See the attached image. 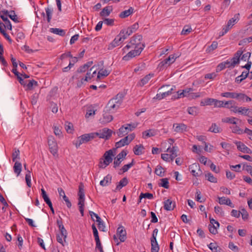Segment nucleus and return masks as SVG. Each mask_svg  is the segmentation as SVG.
<instances>
[{"label": "nucleus", "instance_id": "1", "mask_svg": "<svg viewBox=\"0 0 252 252\" xmlns=\"http://www.w3.org/2000/svg\"><path fill=\"white\" fill-rule=\"evenodd\" d=\"M124 97V95L123 93L118 94L115 97L109 101L106 106V110L115 112L122 104Z\"/></svg>", "mask_w": 252, "mask_h": 252}, {"label": "nucleus", "instance_id": "2", "mask_svg": "<svg viewBox=\"0 0 252 252\" xmlns=\"http://www.w3.org/2000/svg\"><path fill=\"white\" fill-rule=\"evenodd\" d=\"M142 39L141 35H135L131 37L129 44L126 45L123 49L124 52L128 50L130 48H134L135 49L138 48L140 47L143 44H141V41Z\"/></svg>", "mask_w": 252, "mask_h": 252}, {"label": "nucleus", "instance_id": "3", "mask_svg": "<svg viewBox=\"0 0 252 252\" xmlns=\"http://www.w3.org/2000/svg\"><path fill=\"white\" fill-rule=\"evenodd\" d=\"M78 203L79 209L82 216H84V206L85 202V193L84 191V185L81 183L79 186Z\"/></svg>", "mask_w": 252, "mask_h": 252}, {"label": "nucleus", "instance_id": "4", "mask_svg": "<svg viewBox=\"0 0 252 252\" xmlns=\"http://www.w3.org/2000/svg\"><path fill=\"white\" fill-rule=\"evenodd\" d=\"M113 150V149L109 150L104 153L103 155L104 159L103 161H100L99 163L100 168H105L112 162L113 157H114Z\"/></svg>", "mask_w": 252, "mask_h": 252}, {"label": "nucleus", "instance_id": "5", "mask_svg": "<svg viewBox=\"0 0 252 252\" xmlns=\"http://www.w3.org/2000/svg\"><path fill=\"white\" fill-rule=\"evenodd\" d=\"M144 47L145 45L144 44H142L139 48L136 49L134 48V50L130 51L126 55L124 56L123 58V60L124 61H127L131 59V58L136 56L139 55L141 52L142 51L143 49H144Z\"/></svg>", "mask_w": 252, "mask_h": 252}, {"label": "nucleus", "instance_id": "6", "mask_svg": "<svg viewBox=\"0 0 252 252\" xmlns=\"http://www.w3.org/2000/svg\"><path fill=\"white\" fill-rule=\"evenodd\" d=\"M91 140H92V138L90 133L84 134L78 137L77 140L74 142L73 144L75 145L76 148H78L81 144L86 143Z\"/></svg>", "mask_w": 252, "mask_h": 252}, {"label": "nucleus", "instance_id": "7", "mask_svg": "<svg viewBox=\"0 0 252 252\" xmlns=\"http://www.w3.org/2000/svg\"><path fill=\"white\" fill-rule=\"evenodd\" d=\"M48 143L50 152L55 156L57 154L58 145L52 136L48 137Z\"/></svg>", "mask_w": 252, "mask_h": 252}, {"label": "nucleus", "instance_id": "8", "mask_svg": "<svg viewBox=\"0 0 252 252\" xmlns=\"http://www.w3.org/2000/svg\"><path fill=\"white\" fill-rule=\"evenodd\" d=\"M112 113L111 111H107L105 108L103 111L102 117L99 119V122L102 124H106L111 122L113 119V116L110 114Z\"/></svg>", "mask_w": 252, "mask_h": 252}, {"label": "nucleus", "instance_id": "9", "mask_svg": "<svg viewBox=\"0 0 252 252\" xmlns=\"http://www.w3.org/2000/svg\"><path fill=\"white\" fill-rule=\"evenodd\" d=\"M173 129L177 133H183L188 130V126L184 123H175L173 125Z\"/></svg>", "mask_w": 252, "mask_h": 252}, {"label": "nucleus", "instance_id": "10", "mask_svg": "<svg viewBox=\"0 0 252 252\" xmlns=\"http://www.w3.org/2000/svg\"><path fill=\"white\" fill-rule=\"evenodd\" d=\"M234 143L237 146L238 150L244 153L252 154V150L246 146L243 142L241 141H236Z\"/></svg>", "mask_w": 252, "mask_h": 252}, {"label": "nucleus", "instance_id": "11", "mask_svg": "<svg viewBox=\"0 0 252 252\" xmlns=\"http://www.w3.org/2000/svg\"><path fill=\"white\" fill-rule=\"evenodd\" d=\"M175 61V58L173 55H170L167 58L161 62L159 65L160 67H165L173 63Z\"/></svg>", "mask_w": 252, "mask_h": 252}, {"label": "nucleus", "instance_id": "12", "mask_svg": "<svg viewBox=\"0 0 252 252\" xmlns=\"http://www.w3.org/2000/svg\"><path fill=\"white\" fill-rule=\"evenodd\" d=\"M124 40L125 38H122V37H119L118 35L108 45V49L109 50H112L114 48L120 45Z\"/></svg>", "mask_w": 252, "mask_h": 252}, {"label": "nucleus", "instance_id": "13", "mask_svg": "<svg viewBox=\"0 0 252 252\" xmlns=\"http://www.w3.org/2000/svg\"><path fill=\"white\" fill-rule=\"evenodd\" d=\"M189 170L192 175L195 177L198 176L202 172L198 163H194L190 165L189 166Z\"/></svg>", "mask_w": 252, "mask_h": 252}, {"label": "nucleus", "instance_id": "14", "mask_svg": "<svg viewBox=\"0 0 252 252\" xmlns=\"http://www.w3.org/2000/svg\"><path fill=\"white\" fill-rule=\"evenodd\" d=\"M117 235L119 237L121 242H123L126 239V231L122 226L119 227L117 230Z\"/></svg>", "mask_w": 252, "mask_h": 252}, {"label": "nucleus", "instance_id": "15", "mask_svg": "<svg viewBox=\"0 0 252 252\" xmlns=\"http://www.w3.org/2000/svg\"><path fill=\"white\" fill-rule=\"evenodd\" d=\"M101 138L107 140L111 136L112 131L107 128H104L100 130Z\"/></svg>", "mask_w": 252, "mask_h": 252}, {"label": "nucleus", "instance_id": "16", "mask_svg": "<svg viewBox=\"0 0 252 252\" xmlns=\"http://www.w3.org/2000/svg\"><path fill=\"white\" fill-rule=\"evenodd\" d=\"M235 98L238 101L242 102H250L252 101V98L251 97L243 93H236Z\"/></svg>", "mask_w": 252, "mask_h": 252}, {"label": "nucleus", "instance_id": "17", "mask_svg": "<svg viewBox=\"0 0 252 252\" xmlns=\"http://www.w3.org/2000/svg\"><path fill=\"white\" fill-rule=\"evenodd\" d=\"M129 144V141H128V137H125V138L121 139L119 141L117 142L115 144V148H113V150L115 151L116 149L121 148L125 145H127Z\"/></svg>", "mask_w": 252, "mask_h": 252}, {"label": "nucleus", "instance_id": "18", "mask_svg": "<svg viewBox=\"0 0 252 252\" xmlns=\"http://www.w3.org/2000/svg\"><path fill=\"white\" fill-rule=\"evenodd\" d=\"M130 131L128 128V127L126 124H125V125L122 126L119 129V131L117 132V134L119 137H122L127 134Z\"/></svg>", "mask_w": 252, "mask_h": 252}, {"label": "nucleus", "instance_id": "19", "mask_svg": "<svg viewBox=\"0 0 252 252\" xmlns=\"http://www.w3.org/2000/svg\"><path fill=\"white\" fill-rule=\"evenodd\" d=\"M178 151V148L177 146H173L171 148L170 147L168 148L167 152L170 153V158L172 161L173 159L177 157V152Z\"/></svg>", "mask_w": 252, "mask_h": 252}, {"label": "nucleus", "instance_id": "20", "mask_svg": "<svg viewBox=\"0 0 252 252\" xmlns=\"http://www.w3.org/2000/svg\"><path fill=\"white\" fill-rule=\"evenodd\" d=\"M175 206V202L168 199L164 202V209L167 211H171L174 209Z\"/></svg>", "mask_w": 252, "mask_h": 252}, {"label": "nucleus", "instance_id": "21", "mask_svg": "<svg viewBox=\"0 0 252 252\" xmlns=\"http://www.w3.org/2000/svg\"><path fill=\"white\" fill-rule=\"evenodd\" d=\"M243 53L241 50L237 51L234 54V57L231 59V61L235 66L239 63L240 57Z\"/></svg>", "mask_w": 252, "mask_h": 252}, {"label": "nucleus", "instance_id": "22", "mask_svg": "<svg viewBox=\"0 0 252 252\" xmlns=\"http://www.w3.org/2000/svg\"><path fill=\"white\" fill-rule=\"evenodd\" d=\"M128 184V180L126 177L123 178L117 184L116 189L113 190L114 192H117L120 190L123 187L126 186Z\"/></svg>", "mask_w": 252, "mask_h": 252}, {"label": "nucleus", "instance_id": "23", "mask_svg": "<svg viewBox=\"0 0 252 252\" xmlns=\"http://www.w3.org/2000/svg\"><path fill=\"white\" fill-rule=\"evenodd\" d=\"M112 10V6H106L100 12V16L101 17H107L110 14Z\"/></svg>", "mask_w": 252, "mask_h": 252}, {"label": "nucleus", "instance_id": "24", "mask_svg": "<svg viewBox=\"0 0 252 252\" xmlns=\"http://www.w3.org/2000/svg\"><path fill=\"white\" fill-rule=\"evenodd\" d=\"M208 131L214 133H220L222 129L219 127L216 123H213L208 129Z\"/></svg>", "mask_w": 252, "mask_h": 252}, {"label": "nucleus", "instance_id": "25", "mask_svg": "<svg viewBox=\"0 0 252 252\" xmlns=\"http://www.w3.org/2000/svg\"><path fill=\"white\" fill-rule=\"evenodd\" d=\"M0 18L4 22V24L0 23V24H2L5 28H6L7 29L9 30H12V25L11 24L10 21L8 20L6 16H4L3 15L0 16Z\"/></svg>", "mask_w": 252, "mask_h": 252}, {"label": "nucleus", "instance_id": "26", "mask_svg": "<svg viewBox=\"0 0 252 252\" xmlns=\"http://www.w3.org/2000/svg\"><path fill=\"white\" fill-rule=\"evenodd\" d=\"M144 148L141 144L136 145L133 149V152L135 155L139 156L143 154V150Z\"/></svg>", "mask_w": 252, "mask_h": 252}, {"label": "nucleus", "instance_id": "27", "mask_svg": "<svg viewBox=\"0 0 252 252\" xmlns=\"http://www.w3.org/2000/svg\"><path fill=\"white\" fill-rule=\"evenodd\" d=\"M133 11L134 9L132 7H130L128 10H126L122 12L119 14V17L121 18H125L127 17L128 16L133 13Z\"/></svg>", "mask_w": 252, "mask_h": 252}, {"label": "nucleus", "instance_id": "28", "mask_svg": "<svg viewBox=\"0 0 252 252\" xmlns=\"http://www.w3.org/2000/svg\"><path fill=\"white\" fill-rule=\"evenodd\" d=\"M111 180L112 176L108 174L104 178L103 180H101L100 182V185L103 187L108 186L109 184L111 183Z\"/></svg>", "mask_w": 252, "mask_h": 252}, {"label": "nucleus", "instance_id": "29", "mask_svg": "<svg viewBox=\"0 0 252 252\" xmlns=\"http://www.w3.org/2000/svg\"><path fill=\"white\" fill-rule=\"evenodd\" d=\"M214 98H207L201 100V101H200V105L202 106H204L206 105H211L212 104H214Z\"/></svg>", "mask_w": 252, "mask_h": 252}, {"label": "nucleus", "instance_id": "30", "mask_svg": "<svg viewBox=\"0 0 252 252\" xmlns=\"http://www.w3.org/2000/svg\"><path fill=\"white\" fill-rule=\"evenodd\" d=\"M248 75L249 71H243L241 75L238 76L235 78V82L237 83H240L248 77Z\"/></svg>", "mask_w": 252, "mask_h": 252}, {"label": "nucleus", "instance_id": "31", "mask_svg": "<svg viewBox=\"0 0 252 252\" xmlns=\"http://www.w3.org/2000/svg\"><path fill=\"white\" fill-rule=\"evenodd\" d=\"M50 31L54 34L62 36H64L65 34V32L63 30L58 28H51Z\"/></svg>", "mask_w": 252, "mask_h": 252}, {"label": "nucleus", "instance_id": "32", "mask_svg": "<svg viewBox=\"0 0 252 252\" xmlns=\"http://www.w3.org/2000/svg\"><path fill=\"white\" fill-rule=\"evenodd\" d=\"M236 120H238V119L235 117H226L221 119V121L223 123H229L234 125H236L237 124Z\"/></svg>", "mask_w": 252, "mask_h": 252}, {"label": "nucleus", "instance_id": "33", "mask_svg": "<svg viewBox=\"0 0 252 252\" xmlns=\"http://www.w3.org/2000/svg\"><path fill=\"white\" fill-rule=\"evenodd\" d=\"M153 76V74H148L146 75L144 78L141 79L140 82L139 83V85L140 87L143 86L144 85L147 84L150 79L151 78L152 76Z\"/></svg>", "mask_w": 252, "mask_h": 252}, {"label": "nucleus", "instance_id": "34", "mask_svg": "<svg viewBox=\"0 0 252 252\" xmlns=\"http://www.w3.org/2000/svg\"><path fill=\"white\" fill-rule=\"evenodd\" d=\"M159 187L168 189L169 188L168 179L167 178H162L160 179V183H158Z\"/></svg>", "mask_w": 252, "mask_h": 252}, {"label": "nucleus", "instance_id": "35", "mask_svg": "<svg viewBox=\"0 0 252 252\" xmlns=\"http://www.w3.org/2000/svg\"><path fill=\"white\" fill-rule=\"evenodd\" d=\"M13 169L14 172L17 174V176H18L20 174L22 170L21 163L19 162L16 161L14 164Z\"/></svg>", "mask_w": 252, "mask_h": 252}, {"label": "nucleus", "instance_id": "36", "mask_svg": "<svg viewBox=\"0 0 252 252\" xmlns=\"http://www.w3.org/2000/svg\"><path fill=\"white\" fill-rule=\"evenodd\" d=\"M110 73V71L106 69H100L97 74V79H100L102 77H106Z\"/></svg>", "mask_w": 252, "mask_h": 252}, {"label": "nucleus", "instance_id": "37", "mask_svg": "<svg viewBox=\"0 0 252 252\" xmlns=\"http://www.w3.org/2000/svg\"><path fill=\"white\" fill-rule=\"evenodd\" d=\"M154 198L153 194L151 193H141L139 195V202H141L142 198H148L149 199H152Z\"/></svg>", "mask_w": 252, "mask_h": 252}, {"label": "nucleus", "instance_id": "38", "mask_svg": "<svg viewBox=\"0 0 252 252\" xmlns=\"http://www.w3.org/2000/svg\"><path fill=\"white\" fill-rule=\"evenodd\" d=\"M45 11L47 17V20L48 23H50L52 18V15L53 12V9L49 7L45 8Z\"/></svg>", "mask_w": 252, "mask_h": 252}, {"label": "nucleus", "instance_id": "39", "mask_svg": "<svg viewBox=\"0 0 252 252\" xmlns=\"http://www.w3.org/2000/svg\"><path fill=\"white\" fill-rule=\"evenodd\" d=\"M164 169L160 165H158L155 169V173L158 176L163 177L164 176Z\"/></svg>", "mask_w": 252, "mask_h": 252}, {"label": "nucleus", "instance_id": "40", "mask_svg": "<svg viewBox=\"0 0 252 252\" xmlns=\"http://www.w3.org/2000/svg\"><path fill=\"white\" fill-rule=\"evenodd\" d=\"M188 112L190 115L196 116L198 114V109L195 106L189 107Z\"/></svg>", "mask_w": 252, "mask_h": 252}, {"label": "nucleus", "instance_id": "41", "mask_svg": "<svg viewBox=\"0 0 252 252\" xmlns=\"http://www.w3.org/2000/svg\"><path fill=\"white\" fill-rule=\"evenodd\" d=\"M239 13H237L234 15V17L231 18L228 22L233 26L239 20Z\"/></svg>", "mask_w": 252, "mask_h": 252}, {"label": "nucleus", "instance_id": "42", "mask_svg": "<svg viewBox=\"0 0 252 252\" xmlns=\"http://www.w3.org/2000/svg\"><path fill=\"white\" fill-rule=\"evenodd\" d=\"M208 246L213 252H218L220 250L216 243H211Z\"/></svg>", "mask_w": 252, "mask_h": 252}, {"label": "nucleus", "instance_id": "43", "mask_svg": "<svg viewBox=\"0 0 252 252\" xmlns=\"http://www.w3.org/2000/svg\"><path fill=\"white\" fill-rule=\"evenodd\" d=\"M205 177L207 178V180L210 182L214 183H216L217 182V179L210 172L206 174Z\"/></svg>", "mask_w": 252, "mask_h": 252}, {"label": "nucleus", "instance_id": "44", "mask_svg": "<svg viewBox=\"0 0 252 252\" xmlns=\"http://www.w3.org/2000/svg\"><path fill=\"white\" fill-rule=\"evenodd\" d=\"M155 133L153 131H152L151 129H149L144 131L142 132V137L144 138H146L147 137L153 136L155 135Z\"/></svg>", "mask_w": 252, "mask_h": 252}, {"label": "nucleus", "instance_id": "45", "mask_svg": "<svg viewBox=\"0 0 252 252\" xmlns=\"http://www.w3.org/2000/svg\"><path fill=\"white\" fill-rule=\"evenodd\" d=\"M236 93L225 92L221 94V96L226 98H235Z\"/></svg>", "mask_w": 252, "mask_h": 252}, {"label": "nucleus", "instance_id": "46", "mask_svg": "<svg viewBox=\"0 0 252 252\" xmlns=\"http://www.w3.org/2000/svg\"><path fill=\"white\" fill-rule=\"evenodd\" d=\"M230 128L232 129V132L234 133H236L237 134H241L243 133V129H241L237 126H230Z\"/></svg>", "mask_w": 252, "mask_h": 252}, {"label": "nucleus", "instance_id": "47", "mask_svg": "<svg viewBox=\"0 0 252 252\" xmlns=\"http://www.w3.org/2000/svg\"><path fill=\"white\" fill-rule=\"evenodd\" d=\"M37 82L33 79L30 80L29 82L26 85L27 89L29 90H32L33 86H37Z\"/></svg>", "mask_w": 252, "mask_h": 252}, {"label": "nucleus", "instance_id": "48", "mask_svg": "<svg viewBox=\"0 0 252 252\" xmlns=\"http://www.w3.org/2000/svg\"><path fill=\"white\" fill-rule=\"evenodd\" d=\"M134 161L133 159L130 163L124 165L121 170H122L123 173H125L128 170L134 165Z\"/></svg>", "mask_w": 252, "mask_h": 252}, {"label": "nucleus", "instance_id": "49", "mask_svg": "<svg viewBox=\"0 0 252 252\" xmlns=\"http://www.w3.org/2000/svg\"><path fill=\"white\" fill-rule=\"evenodd\" d=\"M64 126L67 132L69 133H72L73 131V125L72 123L68 122H65Z\"/></svg>", "mask_w": 252, "mask_h": 252}, {"label": "nucleus", "instance_id": "50", "mask_svg": "<svg viewBox=\"0 0 252 252\" xmlns=\"http://www.w3.org/2000/svg\"><path fill=\"white\" fill-rule=\"evenodd\" d=\"M151 244V252H158L159 247L158 242H153Z\"/></svg>", "mask_w": 252, "mask_h": 252}, {"label": "nucleus", "instance_id": "51", "mask_svg": "<svg viewBox=\"0 0 252 252\" xmlns=\"http://www.w3.org/2000/svg\"><path fill=\"white\" fill-rule=\"evenodd\" d=\"M192 31V29L189 26H185L181 32V34L187 35Z\"/></svg>", "mask_w": 252, "mask_h": 252}, {"label": "nucleus", "instance_id": "52", "mask_svg": "<svg viewBox=\"0 0 252 252\" xmlns=\"http://www.w3.org/2000/svg\"><path fill=\"white\" fill-rule=\"evenodd\" d=\"M217 225H212V224H209L208 228L210 233L213 234H216L218 233L217 231Z\"/></svg>", "mask_w": 252, "mask_h": 252}, {"label": "nucleus", "instance_id": "53", "mask_svg": "<svg viewBox=\"0 0 252 252\" xmlns=\"http://www.w3.org/2000/svg\"><path fill=\"white\" fill-rule=\"evenodd\" d=\"M20 151L16 148L14 149V152L12 153V160L15 161L17 158L19 159Z\"/></svg>", "mask_w": 252, "mask_h": 252}, {"label": "nucleus", "instance_id": "54", "mask_svg": "<svg viewBox=\"0 0 252 252\" xmlns=\"http://www.w3.org/2000/svg\"><path fill=\"white\" fill-rule=\"evenodd\" d=\"M31 178V172L28 170V173L26 174L25 179L27 185L29 187H31L32 185Z\"/></svg>", "mask_w": 252, "mask_h": 252}, {"label": "nucleus", "instance_id": "55", "mask_svg": "<svg viewBox=\"0 0 252 252\" xmlns=\"http://www.w3.org/2000/svg\"><path fill=\"white\" fill-rule=\"evenodd\" d=\"M240 214H241V215H242L243 220H245L248 219V217H249V214L244 208H243L241 210Z\"/></svg>", "mask_w": 252, "mask_h": 252}, {"label": "nucleus", "instance_id": "56", "mask_svg": "<svg viewBox=\"0 0 252 252\" xmlns=\"http://www.w3.org/2000/svg\"><path fill=\"white\" fill-rule=\"evenodd\" d=\"M235 102L233 100H228L225 102H224L223 108H226L227 109H230V107L232 105V104H235Z\"/></svg>", "mask_w": 252, "mask_h": 252}, {"label": "nucleus", "instance_id": "57", "mask_svg": "<svg viewBox=\"0 0 252 252\" xmlns=\"http://www.w3.org/2000/svg\"><path fill=\"white\" fill-rule=\"evenodd\" d=\"M127 153L126 151L123 150L121 153H120L116 158H118L120 160H123L124 158H125L126 156Z\"/></svg>", "mask_w": 252, "mask_h": 252}, {"label": "nucleus", "instance_id": "58", "mask_svg": "<svg viewBox=\"0 0 252 252\" xmlns=\"http://www.w3.org/2000/svg\"><path fill=\"white\" fill-rule=\"evenodd\" d=\"M103 22L107 26H112L114 25V19H113L105 18Z\"/></svg>", "mask_w": 252, "mask_h": 252}, {"label": "nucleus", "instance_id": "59", "mask_svg": "<svg viewBox=\"0 0 252 252\" xmlns=\"http://www.w3.org/2000/svg\"><path fill=\"white\" fill-rule=\"evenodd\" d=\"M200 97V94L199 93H190L189 94L187 97L189 99H194Z\"/></svg>", "mask_w": 252, "mask_h": 252}, {"label": "nucleus", "instance_id": "60", "mask_svg": "<svg viewBox=\"0 0 252 252\" xmlns=\"http://www.w3.org/2000/svg\"><path fill=\"white\" fill-rule=\"evenodd\" d=\"M228 248L230 250H231L232 251H233L235 252H237L239 251L238 247L237 246L235 245L232 242H230L229 243Z\"/></svg>", "mask_w": 252, "mask_h": 252}, {"label": "nucleus", "instance_id": "61", "mask_svg": "<svg viewBox=\"0 0 252 252\" xmlns=\"http://www.w3.org/2000/svg\"><path fill=\"white\" fill-rule=\"evenodd\" d=\"M219 203L220 204L227 205L228 201L227 200H230L229 198H226L225 197H218Z\"/></svg>", "mask_w": 252, "mask_h": 252}, {"label": "nucleus", "instance_id": "62", "mask_svg": "<svg viewBox=\"0 0 252 252\" xmlns=\"http://www.w3.org/2000/svg\"><path fill=\"white\" fill-rule=\"evenodd\" d=\"M126 125L128 127L129 131L133 130L138 126L137 123H133L130 124H126Z\"/></svg>", "mask_w": 252, "mask_h": 252}, {"label": "nucleus", "instance_id": "63", "mask_svg": "<svg viewBox=\"0 0 252 252\" xmlns=\"http://www.w3.org/2000/svg\"><path fill=\"white\" fill-rule=\"evenodd\" d=\"M224 101L215 99L214 105L216 107H223Z\"/></svg>", "mask_w": 252, "mask_h": 252}, {"label": "nucleus", "instance_id": "64", "mask_svg": "<svg viewBox=\"0 0 252 252\" xmlns=\"http://www.w3.org/2000/svg\"><path fill=\"white\" fill-rule=\"evenodd\" d=\"M174 90L173 88H170L167 91H165L161 93V95H162L163 98L170 95L172 94V91Z\"/></svg>", "mask_w": 252, "mask_h": 252}]
</instances>
